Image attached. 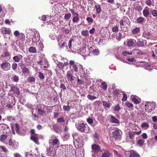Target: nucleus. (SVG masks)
<instances>
[{
  "mask_svg": "<svg viewBox=\"0 0 157 157\" xmlns=\"http://www.w3.org/2000/svg\"><path fill=\"white\" fill-rule=\"evenodd\" d=\"M76 127L77 129L81 132L89 133L90 132V128L87 124L78 123L76 124Z\"/></svg>",
  "mask_w": 157,
  "mask_h": 157,
  "instance_id": "f257e3e1",
  "label": "nucleus"
},
{
  "mask_svg": "<svg viewBox=\"0 0 157 157\" xmlns=\"http://www.w3.org/2000/svg\"><path fill=\"white\" fill-rule=\"evenodd\" d=\"M69 67L72 73L75 72V75H76V73L78 71V68L75 62L73 60H70L69 63Z\"/></svg>",
  "mask_w": 157,
  "mask_h": 157,
  "instance_id": "f03ea898",
  "label": "nucleus"
},
{
  "mask_svg": "<svg viewBox=\"0 0 157 157\" xmlns=\"http://www.w3.org/2000/svg\"><path fill=\"white\" fill-rule=\"evenodd\" d=\"M120 26L126 27L130 24V21L128 18L126 17H123L119 22Z\"/></svg>",
  "mask_w": 157,
  "mask_h": 157,
  "instance_id": "7ed1b4c3",
  "label": "nucleus"
},
{
  "mask_svg": "<svg viewBox=\"0 0 157 157\" xmlns=\"http://www.w3.org/2000/svg\"><path fill=\"white\" fill-rule=\"evenodd\" d=\"M1 68L4 71H7L10 68V65L7 61L3 62L1 65Z\"/></svg>",
  "mask_w": 157,
  "mask_h": 157,
  "instance_id": "20e7f679",
  "label": "nucleus"
},
{
  "mask_svg": "<svg viewBox=\"0 0 157 157\" xmlns=\"http://www.w3.org/2000/svg\"><path fill=\"white\" fill-rule=\"evenodd\" d=\"M49 143V144H51L52 146H55L57 147L59 146L60 145L59 140L56 137H55L54 138H52L51 140H50Z\"/></svg>",
  "mask_w": 157,
  "mask_h": 157,
  "instance_id": "39448f33",
  "label": "nucleus"
},
{
  "mask_svg": "<svg viewBox=\"0 0 157 157\" xmlns=\"http://www.w3.org/2000/svg\"><path fill=\"white\" fill-rule=\"evenodd\" d=\"M34 34L32 39L33 43H36L39 41L40 39V36L39 33L37 31H35L34 32Z\"/></svg>",
  "mask_w": 157,
  "mask_h": 157,
  "instance_id": "423d86ee",
  "label": "nucleus"
},
{
  "mask_svg": "<svg viewBox=\"0 0 157 157\" xmlns=\"http://www.w3.org/2000/svg\"><path fill=\"white\" fill-rule=\"evenodd\" d=\"M72 71L70 70L68 71L67 72L66 78L68 81H72L75 80V77L74 76Z\"/></svg>",
  "mask_w": 157,
  "mask_h": 157,
  "instance_id": "0eeeda50",
  "label": "nucleus"
},
{
  "mask_svg": "<svg viewBox=\"0 0 157 157\" xmlns=\"http://www.w3.org/2000/svg\"><path fill=\"white\" fill-rule=\"evenodd\" d=\"M136 42V40L133 39H128L126 41V45L128 47H130L134 46Z\"/></svg>",
  "mask_w": 157,
  "mask_h": 157,
  "instance_id": "6e6552de",
  "label": "nucleus"
},
{
  "mask_svg": "<svg viewBox=\"0 0 157 157\" xmlns=\"http://www.w3.org/2000/svg\"><path fill=\"white\" fill-rule=\"evenodd\" d=\"M155 103H150L149 102H147L145 105V109L147 112H150L152 109V105H154Z\"/></svg>",
  "mask_w": 157,
  "mask_h": 157,
  "instance_id": "1a4fd4ad",
  "label": "nucleus"
},
{
  "mask_svg": "<svg viewBox=\"0 0 157 157\" xmlns=\"http://www.w3.org/2000/svg\"><path fill=\"white\" fill-rule=\"evenodd\" d=\"M20 67L22 69V72L23 74L25 75L30 74V71L25 66H24L23 64H22L20 65Z\"/></svg>",
  "mask_w": 157,
  "mask_h": 157,
  "instance_id": "9d476101",
  "label": "nucleus"
},
{
  "mask_svg": "<svg viewBox=\"0 0 157 157\" xmlns=\"http://www.w3.org/2000/svg\"><path fill=\"white\" fill-rule=\"evenodd\" d=\"M9 144L13 148H17L18 146V143L14 140L12 141L11 139L9 141Z\"/></svg>",
  "mask_w": 157,
  "mask_h": 157,
  "instance_id": "9b49d317",
  "label": "nucleus"
},
{
  "mask_svg": "<svg viewBox=\"0 0 157 157\" xmlns=\"http://www.w3.org/2000/svg\"><path fill=\"white\" fill-rule=\"evenodd\" d=\"M62 38V37H60L58 40V44L60 48H63L66 45V43Z\"/></svg>",
  "mask_w": 157,
  "mask_h": 157,
  "instance_id": "f8f14e48",
  "label": "nucleus"
},
{
  "mask_svg": "<svg viewBox=\"0 0 157 157\" xmlns=\"http://www.w3.org/2000/svg\"><path fill=\"white\" fill-rule=\"evenodd\" d=\"M108 117L109 118V120L112 123L117 124L120 123L119 121L112 115H109Z\"/></svg>",
  "mask_w": 157,
  "mask_h": 157,
  "instance_id": "ddd939ff",
  "label": "nucleus"
},
{
  "mask_svg": "<svg viewBox=\"0 0 157 157\" xmlns=\"http://www.w3.org/2000/svg\"><path fill=\"white\" fill-rule=\"evenodd\" d=\"M38 135L37 134H33L31 135V139L33 140L36 144H39L38 141Z\"/></svg>",
  "mask_w": 157,
  "mask_h": 157,
  "instance_id": "4468645a",
  "label": "nucleus"
},
{
  "mask_svg": "<svg viewBox=\"0 0 157 157\" xmlns=\"http://www.w3.org/2000/svg\"><path fill=\"white\" fill-rule=\"evenodd\" d=\"M7 137L8 136L6 134L1 135L0 136V140L7 144Z\"/></svg>",
  "mask_w": 157,
  "mask_h": 157,
  "instance_id": "2eb2a0df",
  "label": "nucleus"
},
{
  "mask_svg": "<svg viewBox=\"0 0 157 157\" xmlns=\"http://www.w3.org/2000/svg\"><path fill=\"white\" fill-rule=\"evenodd\" d=\"M131 98L133 101L134 103L136 104H138L141 101L140 100L139 98L136 96L132 95L131 96Z\"/></svg>",
  "mask_w": 157,
  "mask_h": 157,
  "instance_id": "dca6fc26",
  "label": "nucleus"
},
{
  "mask_svg": "<svg viewBox=\"0 0 157 157\" xmlns=\"http://www.w3.org/2000/svg\"><path fill=\"white\" fill-rule=\"evenodd\" d=\"M149 10L150 8L147 6L143 10V14L144 16L145 17H147L149 14Z\"/></svg>",
  "mask_w": 157,
  "mask_h": 157,
  "instance_id": "f3484780",
  "label": "nucleus"
},
{
  "mask_svg": "<svg viewBox=\"0 0 157 157\" xmlns=\"http://www.w3.org/2000/svg\"><path fill=\"white\" fill-rule=\"evenodd\" d=\"M129 157H141L140 155L136 151L133 150L130 151Z\"/></svg>",
  "mask_w": 157,
  "mask_h": 157,
  "instance_id": "a211bd4d",
  "label": "nucleus"
},
{
  "mask_svg": "<svg viewBox=\"0 0 157 157\" xmlns=\"http://www.w3.org/2000/svg\"><path fill=\"white\" fill-rule=\"evenodd\" d=\"M2 32L3 34H9L11 32V30L10 28L8 29L5 27H3L1 29Z\"/></svg>",
  "mask_w": 157,
  "mask_h": 157,
  "instance_id": "6ab92c4d",
  "label": "nucleus"
},
{
  "mask_svg": "<svg viewBox=\"0 0 157 157\" xmlns=\"http://www.w3.org/2000/svg\"><path fill=\"white\" fill-rule=\"evenodd\" d=\"M23 58V56L21 55L16 56H14L13 58V59L16 62H19Z\"/></svg>",
  "mask_w": 157,
  "mask_h": 157,
  "instance_id": "aec40b11",
  "label": "nucleus"
},
{
  "mask_svg": "<svg viewBox=\"0 0 157 157\" xmlns=\"http://www.w3.org/2000/svg\"><path fill=\"white\" fill-rule=\"evenodd\" d=\"M47 151L48 153V155H52L53 152L55 151V149H54L53 147L51 146L47 149Z\"/></svg>",
  "mask_w": 157,
  "mask_h": 157,
  "instance_id": "412c9836",
  "label": "nucleus"
},
{
  "mask_svg": "<svg viewBox=\"0 0 157 157\" xmlns=\"http://www.w3.org/2000/svg\"><path fill=\"white\" fill-rule=\"evenodd\" d=\"M91 148L92 149L95 151H98L100 150V146L96 144L92 145Z\"/></svg>",
  "mask_w": 157,
  "mask_h": 157,
  "instance_id": "4be33fe9",
  "label": "nucleus"
},
{
  "mask_svg": "<svg viewBox=\"0 0 157 157\" xmlns=\"http://www.w3.org/2000/svg\"><path fill=\"white\" fill-rule=\"evenodd\" d=\"M113 135L115 138H119V137L120 136L119 130H115L113 132Z\"/></svg>",
  "mask_w": 157,
  "mask_h": 157,
  "instance_id": "5701e85b",
  "label": "nucleus"
},
{
  "mask_svg": "<svg viewBox=\"0 0 157 157\" xmlns=\"http://www.w3.org/2000/svg\"><path fill=\"white\" fill-rule=\"evenodd\" d=\"M57 62V63L56 62L55 60V62L56 64L57 67L60 69L62 70L63 68L64 67V65L63 63L60 62Z\"/></svg>",
  "mask_w": 157,
  "mask_h": 157,
  "instance_id": "b1692460",
  "label": "nucleus"
},
{
  "mask_svg": "<svg viewBox=\"0 0 157 157\" xmlns=\"http://www.w3.org/2000/svg\"><path fill=\"white\" fill-rule=\"evenodd\" d=\"M10 91H13V93L16 94L19 93V90L17 87L15 86L12 87L10 89Z\"/></svg>",
  "mask_w": 157,
  "mask_h": 157,
  "instance_id": "393cba45",
  "label": "nucleus"
},
{
  "mask_svg": "<svg viewBox=\"0 0 157 157\" xmlns=\"http://www.w3.org/2000/svg\"><path fill=\"white\" fill-rule=\"evenodd\" d=\"M153 0H147L146 1V4L148 6L150 7L151 5L154 6Z\"/></svg>",
  "mask_w": 157,
  "mask_h": 157,
  "instance_id": "a878e982",
  "label": "nucleus"
},
{
  "mask_svg": "<svg viewBox=\"0 0 157 157\" xmlns=\"http://www.w3.org/2000/svg\"><path fill=\"white\" fill-rule=\"evenodd\" d=\"M95 7L96 9L97 13H100L101 10L100 6L99 4H96L95 6Z\"/></svg>",
  "mask_w": 157,
  "mask_h": 157,
  "instance_id": "bb28decb",
  "label": "nucleus"
},
{
  "mask_svg": "<svg viewBox=\"0 0 157 157\" xmlns=\"http://www.w3.org/2000/svg\"><path fill=\"white\" fill-rule=\"evenodd\" d=\"M141 126L143 128L147 129L149 127V125L147 123H144L142 124Z\"/></svg>",
  "mask_w": 157,
  "mask_h": 157,
  "instance_id": "cd10ccee",
  "label": "nucleus"
},
{
  "mask_svg": "<svg viewBox=\"0 0 157 157\" xmlns=\"http://www.w3.org/2000/svg\"><path fill=\"white\" fill-rule=\"evenodd\" d=\"M137 44L138 46L140 47L143 46L144 45L143 41L142 40H140V39L137 40Z\"/></svg>",
  "mask_w": 157,
  "mask_h": 157,
  "instance_id": "c85d7f7f",
  "label": "nucleus"
},
{
  "mask_svg": "<svg viewBox=\"0 0 157 157\" xmlns=\"http://www.w3.org/2000/svg\"><path fill=\"white\" fill-rule=\"evenodd\" d=\"M29 52L30 53H35L36 52V50L35 48L30 47L29 48Z\"/></svg>",
  "mask_w": 157,
  "mask_h": 157,
  "instance_id": "c756f323",
  "label": "nucleus"
},
{
  "mask_svg": "<svg viewBox=\"0 0 157 157\" xmlns=\"http://www.w3.org/2000/svg\"><path fill=\"white\" fill-rule=\"evenodd\" d=\"M150 36V33L147 32H145L143 33V36L144 38L148 39Z\"/></svg>",
  "mask_w": 157,
  "mask_h": 157,
  "instance_id": "7c9ffc66",
  "label": "nucleus"
},
{
  "mask_svg": "<svg viewBox=\"0 0 157 157\" xmlns=\"http://www.w3.org/2000/svg\"><path fill=\"white\" fill-rule=\"evenodd\" d=\"M144 20L143 17H140L136 19V21L137 23H142L144 21Z\"/></svg>",
  "mask_w": 157,
  "mask_h": 157,
  "instance_id": "2f4dec72",
  "label": "nucleus"
},
{
  "mask_svg": "<svg viewBox=\"0 0 157 157\" xmlns=\"http://www.w3.org/2000/svg\"><path fill=\"white\" fill-rule=\"evenodd\" d=\"M102 88L104 90H106L107 88V85L105 82H102L101 83Z\"/></svg>",
  "mask_w": 157,
  "mask_h": 157,
  "instance_id": "473e14b6",
  "label": "nucleus"
},
{
  "mask_svg": "<svg viewBox=\"0 0 157 157\" xmlns=\"http://www.w3.org/2000/svg\"><path fill=\"white\" fill-rule=\"evenodd\" d=\"M81 34L84 36H87L89 35V32L87 30H83Z\"/></svg>",
  "mask_w": 157,
  "mask_h": 157,
  "instance_id": "72a5a7b5",
  "label": "nucleus"
},
{
  "mask_svg": "<svg viewBox=\"0 0 157 157\" xmlns=\"http://www.w3.org/2000/svg\"><path fill=\"white\" fill-rule=\"evenodd\" d=\"M110 154L109 152L106 151L102 154V157H109Z\"/></svg>",
  "mask_w": 157,
  "mask_h": 157,
  "instance_id": "f704fd0d",
  "label": "nucleus"
},
{
  "mask_svg": "<svg viewBox=\"0 0 157 157\" xmlns=\"http://www.w3.org/2000/svg\"><path fill=\"white\" fill-rule=\"evenodd\" d=\"M35 78L33 77H29L27 79V81L29 82H34L35 81Z\"/></svg>",
  "mask_w": 157,
  "mask_h": 157,
  "instance_id": "c9c22d12",
  "label": "nucleus"
},
{
  "mask_svg": "<svg viewBox=\"0 0 157 157\" xmlns=\"http://www.w3.org/2000/svg\"><path fill=\"white\" fill-rule=\"evenodd\" d=\"M0 148L1 152H2V151L6 153L8 151V150L4 146H0Z\"/></svg>",
  "mask_w": 157,
  "mask_h": 157,
  "instance_id": "e433bc0d",
  "label": "nucleus"
},
{
  "mask_svg": "<svg viewBox=\"0 0 157 157\" xmlns=\"http://www.w3.org/2000/svg\"><path fill=\"white\" fill-rule=\"evenodd\" d=\"M112 30L113 32L117 33L118 31V26L116 25L113 27L112 28Z\"/></svg>",
  "mask_w": 157,
  "mask_h": 157,
  "instance_id": "4c0bfd02",
  "label": "nucleus"
},
{
  "mask_svg": "<svg viewBox=\"0 0 157 157\" xmlns=\"http://www.w3.org/2000/svg\"><path fill=\"white\" fill-rule=\"evenodd\" d=\"M10 53L8 51H6L5 53H3L1 57L2 58H5L9 56Z\"/></svg>",
  "mask_w": 157,
  "mask_h": 157,
  "instance_id": "58836bf2",
  "label": "nucleus"
},
{
  "mask_svg": "<svg viewBox=\"0 0 157 157\" xmlns=\"http://www.w3.org/2000/svg\"><path fill=\"white\" fill-rule=\"evenodd\" d=\"M71 16V14L70 13H67L64 16V19L67 21H68Z\"/></svg>",
  "mask_w": 157,
  "mask_h": 157,
  "instance_id": "ea45409f",
  "label": "nucleus"
},
{
  "mask_svg": "<svg viewBox=\"0 0 157 157\" xmlns=\"http://www.w3.org/2000/svg\"><path fill=\"white\" fill-rule=\"evenodd\" d=\"M139 28H136L132 30V33L133 34H136L140 31Z\"/></svg>",
  "mask_w": 157,
  "mask_h": 157,
  "instance_id": "a19ab883",
  "label": "nucleus"
},
{
  "mask_svg": "<svg viewBox=\"0 0 157 157\" xmlns=\"http://www.w3.org/2000/svg\"><path fill=\"white\" fill-rule=\"evenodd\" d=\"M16 132L17 133L19 132V126L18 124L16 123L14 126Z\"/></svg>",
  "mask_w": 157,
  "mask_h": 157,
  "instance_id": "79ce46f5",
  "label": "nucleus"
},
{
  "mask_svg": "<svg viewBox=\"0 0 157 157\" xmlns=\"http://www.w3.org/2000/svg\"><path fill=\"white\" fill-rule=\"evenodd\" d=\"M125 105L129 108H132L133 107L132 104L128 102H126L125 103Z\"/></svg>",
  "mask_w": 157,
  "mask_h": 157,
  "instance_id": "37998d69",
  "label": "nucleus"
},
{
  "mask_svg": "<svg viewBox=\"0 0 157 157\" xmlns=\"http://www.w3.org/2000/svg\"><path fill=\"white\" fill-rule=\"evenodd\" d=\"M38 112L41 115L44 116L45 114V111L42 110L40 109H38Z\"/></svg>",
  "mask_w": 157,
  "mask_h": 157,
  "instance_id": "c03bdc74",
  "label": "nucleus"
},
{
  "mask_svg": "<svg viewBox=\"0 0 157 157\" xmlns=\"http://www.w3.org/2000/svg\"><path fill=\"white\" fill-rule=\"evenodd\" d=\"M87 98L90 100H94L97 98L90 95H88L87 96Z\"/></svg>",
  "mask_w": 157,
  "mask_h": 157,
  "instance_id": "a18cd8bd",
  "label": "nucleus"
},
{
  "mask_svg": "<svg viewBox=\"0 0 157 157\" xmlns=\"http://www.w3.org/2000/svg\"><path fill=\"white\" fill-rule=\"evenodd\" d=\"M73 39H72L69 40L68 42V46L70 49H72V42L73 41Z\"/></svg>",
  "mask_w": 157,
  "mask_h": 157,
  "instance_id": "49530a36",
  "label": "nucleus"
},
{
  "mask_svg": "<svg viewBox=\"0 0 157 157\" xmlns=\"http://www.w3.org/2000/svg\"><path fill=\"white\" fill-rule=\"evenodd\" d=\"M79 20V17H74L72 19V21L74 22H77Z\"/></svg>",
  "mask_w": 157,
  "mask_h": 157,
  "instance_id": "de8ad7c7",
  "label": "nucleus"
},
{
  "mask_svg": "<svg viewBox=\"0 0 157 157\" xmlns=\"http://www.w3.org/2000/svg\"><path fill=\"white\" fill-rule=\"evenodd\" d=\"M103 105L107 108H109L110 106V104L108 103L106 101H103Z\"/></svg>",
  "mask_w": 157,
  "mask_h": 157,
  "instance_id": "09e8293b",
  "label": "nucleus"
},
{
  "mask_svg": "<svg viewBox=\"0 0 157 157\" xmlns=\"http://www.w3.org/2000/svg\"><path fill=\"white\" fill-rule=\"evenodd\" d=\"M151 14L154 17L157 16V10H152L151 11Z\"/></svg>",
  "mask_w": 157,
  "mask_h": 157,
  "instance_id": "8fccbe9b",
  "label": "nucleus"
},
{
  "mask_svg": "<svg viewBox=\"0 0 157 157\" xmlns=\"http://www.w3.org/2000/svg\"><path fill=\"white\" fill-rule=\"evenodd\" d=\"M38 77L39 78H40L41 79H43L44 78V77L43 73H42L41 72H39L38 73Z\"/></svg>",
  "mask_w": 157,
  "mask_h": 157,
  "instance_id": "3c124183",
  "label": "nucleus"
},
{
  "mask_svg": "<svg viewBox=\"0 0 157 157\" xmlns=\"http://www.w3.org/2000/svg\"><path fill=\"white\" fill-rule=\"evenodd\" d=\"M13 81L16 82H17L19 81V77L18 76L15 75L13 78Z\"/></svg>",
  "mask_w": 157,
  "mask_h": 157,
  "instance_id": "603ef678",
  "label": "nucleus"
},
{
  "mask_svg": "<svg viewBox=\"0 0 157 157\" xmlns=\"http://www.w3.org/2000/svg\"><path fill=\"white\" fill-rule=\"evenodd\" d=\"M121 37L122 34L121 33H119L117 34L116 38L117 40H120L121 38Z\"/></svg>",
  "mask_w": 157,
  "mask_h": 157,
  "instance_id": "864d4df0",
  "label": "nucleus"
},
{
  "mask_svg": "<svg viewBox=\"0 0 157 157\" xmlns=\"http://www.w3.org/2000/svg\"><path fill=\"white\" fill-rule=\"evenodd\" d=\"M128 136L129 137L130 139L132 140L134 138V136L133 132H130L129 133Z\"/></svg>",
  "mask_w": 157,
  "mask_h": 157,
  "instance_id": "5fc2aeb1",
  "label": "nucleus"
},
{
  "mask_svg": "<svg viewBox=\"0 0 157 157\" xmlns=\"http://www.w3.org/2000/svg\"><path fill=\"white\" fill-rule=\"evenodd\" d=\"M17 64L16 63H13L12 64V67L13 70H15L17 68Z\"/></svg>",
  "mask_w": 157,
  "mask_h": 157,
  "instance_id": "6e6d98bb",
  "label": "nucleus"
},
{
  "mask_svg": "<svg viewBox=\"0 0 157 157\" xmlns=\"http://www.w3.org/2000/svg\"><path fill=\"white\" fill-rule=\"evenodd\" d=\"M25 36L23 33H21L20 34L19 39L20 40H24L25 39Z\"/></svg>",
  "mask_w": 157,
  "mask_h": 157,
  "instance_id": "4d7b16f0",
  "label": "nucleus"
},
{
  "mask_svg": "<svg viewBox=\"0 0 157 157\" xmlns=\"http://www.w3.org/2000/svg\"><path fill=\"white\" fill-rule=\"evenodd\" d=\"M26 157H32V155L30 152H25Z\"/></svg>",
  "mask_w": 157,
  "mask_h": 157,
  "instance_id": "13d9d810",
  "label": "nucleus"
},
{
  "mask_svg": "<svg viewBox=\"0 0 157 157\" xmlns=\"http://www.w3.org/2000/svg\"><path fill=\"white\" fill-rule=\"evenodd\" d=\"M120 109V107L119 105L115 106L114 107V110L116 111H119Z\"/></svg>",
  "mask_w": 157,
  "mask_h": 157,
  "instance_id": "bf43d9fd",
  "label": "nucleus"
},
{
  "mask_svg": "<svg viewBox=\"0 0 157 157\" xmlns=\"http://www.w3.org/2000/svg\"><path fill=\"white\" fill-rule=\"evenodd\" d=\"M70 107L68 105L64 106H63V109L64 110L68 111L70 110Z\"/></svg>",
  "mask_w": 157,
  "mask_h": 157,
  "instance_id": "052dcab7",
  "label": "nucleus"
},
{
  "mask_svg": "<svg viewBox=\"0 0 157 157\" xmlns=\"http://www.w3.org/2000/svg\"><path fill=\"white\" fill-rule=\"evenodd\" d=\"M94 55L97 56L99 54V51L98 49L94 50L93 51Z\"/></svg>",
  "mask_w": 157,
  "mask_h": 157,
  "instance_id": "680f3d73",
  "label": "nucleus"
},
{
  "mask_svg": "<svg viewBox=\"0 0 157 157\" xmlns=\"http://www.w3.org/2000/svg\"><path fill=\"white\" fill-rule=\"evenodd\" d=\"M144 141L142 140H138L137 143L140 146L142 145L144 143Z\"/></svg>",
  "mask_w": 157,
  "mask_h": 157,
  "instance_id": "e2e57ef3",
  "label": "nucleus"
},
{
  "mask_svg": "<svg viewBox=\"0 0 157 157\" xmlns=\"http://www.w3.org/2000/svg\"><path fill=\"white\" fill-rule=\"evenodd\" d=\"M86 20L89 23H92L93 21V19L90 17H87Z\"/></svg>",
  "mask_w": 157,
  "mask_h": 157,
  "instance_id": "0e129e2a",
  "label": "nucleus"
},
{
  "mask_svg": "<svg viewBox=\"0 0 157 157\" xmlns=\"http://www.w3.org/2000/svg\"><path fill=\"white\" fill-rule=\"evenodd\" d=\"M73 136L74 140H76V141L78 142V140L77 139V138L78 137V135L77 134L75 133L73 134Z\"/></svg>",
  "mask_w": 157,
  "mask_h": 157,
  "instance_id": "69168bd1",
  "label": "nucleus"
},
{
  "mask_svg": "<svg viewBox=\"0 0 157 157\" xmlns=\"http://www.w3.org/2000/svg\"><path fill=\"white\" fill-rule=\"evenodd\" d=\"M14 157H23L20 154L18 153H15L13 154Z\"/></svg>",
  "mask_w": 157,
  "mask_h": 157,
  "instance_id": "338daca9",
  "label": "nucleus"
},
{
  "mask_svg": "<svg viewBox=\"0 0 157 157\" xmlns=\"http://www.w3.org/2000/svg\"><path fill=\"white\" fill-rule=\"evenodd\" d=\"M64 122V120L62 118H60L57 119V122L62 123Z\"/></svg>",
  "mask_w": 157,
  "mask_h": 157,
  "instance_id": "774afa93",
  "label": "nucleus"
}]
</instances>
